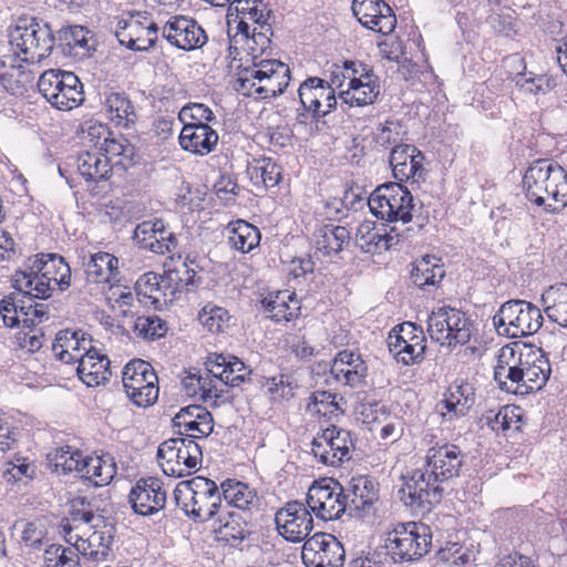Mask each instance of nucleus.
Listing matches in <instances>:
<instances>
[{
  "mask_svg": "<svg viewBox=\"0 0 567 567\" xmlns=\"http://www.w3.org/2000/svg\"><path fill=\"white\" fill-rule=\"evenodd\" d=\"M229 39L228 52L233 60L239 54V45H246L251 63L264 60L261 56L271 51L270 37L272 28L270 24H264L261 28L255 27L250 33V27L246 21H238L234 31H227Z\"/></svg>",
  "mask_w": 567,
  "mask_h": 567,
  "instance_id": "17",
  "label": "nucleus"
},
{
  "mask_svg": "<svg viewBox=\"0 0 567 567\" xmlns=\"http://www.w3.org/2000/svg\"><path fill=\"white\" fill-rule=\"evenodd\" d=\"M444 275L443 266L434 257L426 256L414 266L411 279L416 287L426 290L427 287L440 284Z\"/></svg>",
  "mask_w": 567,
  "mask_h": 567,
  "instance_id": "50",
  "label": "nucleus"
},
{
  "mask_svg": "<svg viewBox=\"0 0 567 567\" xmlns=\"http://www.w3.org/2000/svg\"><path fill=\"white\" fill-rule=\"evenodd\" d=\"M162 34L171 44L184 51L199 49L207 42L204 29L194 19L182 16L168 20Z\"/></svg>",
  "mask_w": 567,
  "mask_h": 567,
  "instance_id": "24",
  "label": "nucleus"
},
{
  "mask_svg": "<svg viewBox=\"0 0 567 567\" xmlns=\"http://www.w3.org/2000/svg\"><path fill=\"white\" fill-rule=\"evenodd\" d=\"M431 546V528L422 523H395L386 533L385 548L395 564L417 560L430 551Z\"/></svg>",
  "mask_w": 567,
  "mask_h": 567,
  "instance_id": "6",
  "label": "nucleus"
},
{
  "mask_svg": "<svg viewBox=\"0 0 567 567\" xmlns=\"http://www.w3.org/2000/svg\"><path fill=\"white\" fill-rule=\"evenodd\" d=\"M266 385L268 392L272 395V400L281 401L293 396L297 382L291 375L279 374L268 379Z\"/></svg>",
  "mask_w": 567,
  "mask_h": 567,
  "instance_id": "63",
  "label": "nucleus"
},
{
  "mask_svg": "<svg viewBox=\"0 0 567 567\" xmlns=\"http://www.w3.org/2000/svg\"><path fill=\"white\" fill-rule=\"evenodd\" d=\"M44 567H82L74 547L52 544L43 553Z\"/></svg>",
  "mask_w": 567,
  "mask_h": 567,
  "instance_id": "53",
  "label": "nucleus"
},
{
  "mask_svg": "<svg viewBox=\"0 0 567 567\" xmlns=\"http://www.w3.org/2000/svg\"><path fill=\"white\" fill-rule=\"evenodd\" d=\"M175 427H178L181 437L194 435L196 437H207L214 431V419L212 413L202 405H188L182 408L173 417Z\"/></svg>",
  "mask_w": 567,
  "mask_h": 567,
  "instance_id": "28",
  "label": "nucleus"
},
{
  "mask_svg": "<svg viewBox=\"0 0 567 567\" xmlns=\"http://www.w3.org/2000/svg\"><path fill=\"white\" fill-rule=\"evenodd\" d=\"M522 185L527 200L546 213H558L567 205V173L553 159L533 161Z\"/></svg>",
  "mask_w": 567,
  "mask_h": 567,
  "instance_id": "3",
  "label": "nucleus"
},
{
  "mask_svg": "<svg viewBox=\"0 0 567 567\" xmlns=\"http://www.w3.org/2000/svg\"><path fill=\"white\" fill-rule=\"evenodd\" d=\"M404 134L405 132L403 131L401 122L386 120L378 126L374 133V142L384 150L391 146L394 147L395 145H404V143H402Z\"/></svg>",
  "mask_w": 567,
  "mask_h": 567,
  "instance_id": "57",
  "label": "nucleus"
},
{
  "mask_svg": "<svg viewBox=\"0 0 567 567\" xmlns=\"http://www.w3.org/2000/svg\"><path fill=\"white\" fill-rule=\"evenodd\" d=\"M11 54L0 56V84L12 95H23L32 86L34 73L28 65L40 63L54 49L49 23L34 17H21L9 31Z\"/></svg>",
  "mask_w": 567,
  "mask_h": 567,
  "instance_id": "1",
  "label": "nucleus"
},
{
  "mask_svg": "<svg viewBox=\"0 0 567 567\" xmlns=\"http://www.w3.org/2000/svg\"><path fill=\"white\" fill-rule=\"evenodd\" d=\"M344 558L343 545L331 534L316 533L302 547V561L307 567H342Z\"/></svg>",
  "mask_w": 567,
  "mask_h": 567,
  "instance_id": "18",
  "label": "nucleus"
},
{
  "mask_svg": "<svg viewBox=\"0 0 567 567\" xmlns=\"http://www.w3.org/2000/svg\"><path fill=\"white\" fill-rule=\"evenodd\" d=\"M424 155L414 145H395L389 156V163L395 179L402 184L410 179L416 182L424 175Z\"/></svg>",
  "mask_w": 567,
  "mask_h": 567,
  "instance_id": "26",
  "label": "nucleus"
},
{
  "mask_svg": "<svg viewBox=\"0 0 567 567\" xmlns=\"http://www.w3.org/2000/svg\"><path fill=\"white\" fill-rule=\"evenodd\" d=\"M275 523L279 535L291 543L308 539L313 529V518L310 511L301 502H288L277 511Z\"/></svg>",
  "mask_w": 567,
  "mask_h": 567,
  "instance_id": "20",
  "label": "nucleus"
},
{
  "mask_svg": "<svg viewBox=\"0 0 567 567\" xmlns=\"http://www.w3.org/2000/svg\"><path fill=\"white\" fill-rule=\"evenodd\" d=\"M342 484L332 477L316 481L307 493V506L322 520L339 519L347 514Z\"/></svg>",
  "mask_w": 567,
  "mask_h": 567,
  "instance_id": "13",
  "label": "nucleus"
},
{
  "mask_svg": "<svg viewBox=\"0 0 567 567\" xmlns=\"http://www.w3.org/2000/svg\"><path fill=\"white\" fill-rule=\"evenodd\" d=\"M104 107L107 117L123 128L132 127L138 120L135 106L123 92H111L105 96Z\"/></svg>",
  "mask_w": 567,
  "mask_h": 567,
  "instance_id": "40",
  "label": "nucleus"
},
{
  "mask_svg": "<svg viewBox=\"0 0 567 567\" xmlns=\"http://www.w3.org/2000/svg\"><path fill=\"white\" fill-rule=\"evenodd\" d=\"M134 330L143 339L156 340L166 334L167 324L157 316H141L135 320Z\"/></svg>",
  "mask_w": 567,
  "mask_h": 567,
  "instance_id": "60",
  "label": "nucleus"
},
{
  "mask_svg": "<svg viewBox=\"0 0 567 567\" xmlns=\"http://www.w3.org/2000/svg\"><path fill=\"white\" fill-rule=\"evenodd\" d=\"M315 240L323 256H331L342 251L344 244H349L350 231L344 226L324 224L315 231Z\"/></svg>",
  "mask_w": 567,
  "mask_h": 567,
  "instance_id": "42",
  "label": "nucleus"
},
{
  "mask_svg": "<svg viewBox=\"0 0 567 567\" xmlns=\"http://www.w3.org/2000/svg\"><path fill=\"white\" fill-rule=\"evenodd\" d=\"M224 512L229 507H236L244 512H250L259 506L257 492L246 483L236 480H226L220 485Z\"/></svg>",
  "mask_w": 567,
  "mask_h": 567,
  "instance_id": "37",
  "label": "nucleus"
},
{
  "mask_svg": "<svg viewBox=\"0 0 567 567\" xmlns=\"http://www.w3.org/2000/svg\"><path fill=\"white\" fill-rule=\"evenodd\" d=\"M97 499L93 496H78L71 503L70 517L73 523L89 524L92 528H99L104 523V516L100 514Z\"/></svg>",
  "mask_w": 567,
  "mask_h": 567,
  "instance_id": "46",
  "label": "nucleus"
},
{
  "mask_svg": "<svg viewBox=\"0 0 567 567\" xmlns=\"http://www.w3.org/2000/svg\"><path fill=\"white\" fill-rule=\"evenodd\" d=\"M260 303L264 311L269 313L268 318L275 322L290 321L297 318L300 311L296 293L289 290L269 292Z\"/></svg>",
  "mask_w": 567,
  "mask_h": 567,
  "instance_id": "38",
  "label": "nucleus"
},
{
  "mask_svg": "<svg viewBox=\"0 0 567 567\" xmlns=\"http://www.w3.org/2000/svg\"><path fill=\"white\" fill-rule=\"evenodd\" d=\"M302 109L311 114V120L319 122L336 110L338 101L334 89L328 85V80L318 76L307 78L298 89Z\"/></svg>",
  "mask_w": 567,
  "mask_h": 567,
  "instance_id": "19",
  "label": "nucleus"
},
{
  "mask_svg": "<svg viewBox=\"0 0 567 567\" xmlns=\"http://www.w3.org/2000/svg\"><path fill=\"white\" fill-rule=\"evenodd\" d=\"M250 181L257 188H272L282 178V167L271 158H262L248 168Z\"/></svg>",
  "mask_w": 567,
  "mask_h": 567,
  "instance_id": "49",
  "label": "nucleus"
},
{
  "mask_svg": "<svg viewBox=\"0 0 567 567\" xmlns=\"http://www.w3.org/2000/svg\"><path fill=\"white\" fill-rule=\"evenodd\" d=\"M443 493L442 483L436 482L433 475L430 476L425 466L404 478V484L399 491L406 506L422 512H430L434 505L440 504Z\"/></svg>",
  "mask_w": 567,
  "mask_h": 567,
  "instance_id": "12",
  "label": "nucleus"
},
{
  "mask_svg": "<svg viewBox=\"0 0 567 567\" xmlns=\"http://www.w3.org/2000/svg\"><path fill=\"white\" fill-rule=\"evenodd\" d=\"M351 9L358 21L367 29L383 35L395 29L396 17L391 7L382 0H353Z\"/></svg>",
  "mask_w": 567,
  "mask_h": 567,
  "instance_id": "23",
  "label": "nucleus"
},
{
  "mask_svg": "<svg viewBox=\"0 0 567 567\" xmlns=\"http://www.w3.org/2000/svg\"><path fill=\"white\" fill-rule=\"evenodd\" d=\"M166 280L171 284V297H175L176 292L190 291L197 287L196 271L189 268L186 262L167 270Z\"/></svg>",
  "mask_w": 567,
  "mask_h": 567,
  "instance_id": "54",
  "label": "nucleus"
},
{
  "mask_svg": "<svg viewBox=\"0 0 567 567\" xmlns=\"http://www.w3.org/2000/svg\"><path fill=\"white\" fill-rule=\"evenodd\" d=\"M474 331L471 318L456 308L444 306L432 311L427 319L431 339L441 346L455 348L470 342Z\"/></svg>",
  "mask_w": 567,
  "mask_h": 567,
  "instance_id": "9",
  "label": "nucleus"
},
{
  "mask_svg": "<svg viewBox=\"0 0 567 567\" xmlns=\"http://www.w3.org/2000/svg\"><path fill=\"white\" fill-rule=\"evenodd\" d=\"M550 373V362L540 348L505 347L494 368V380L502 391L523 395L539 391Z\"/></svg>",
  "mask_w": 567,
  "mask_h": 567,
  "instance_id": "2",
  "label": "nucleus"
},
{
  "mask_svg": "<svg viewBox=\"0 0 567 567\" xmlns=\"http://www.w3.org/2000/svg\"><path fill=\"white\" fill-rule=\"evenodd\" d=\"M178 463L174 470H182V476L190 473L202 462L203 452L200 446L195 442L194 435H186V437L178 436Z\"/></svg>",
  "mask_w": 567,
  "mask_h": 567,
  "instance_id": "52",
  "label": "nucleus"
},
{
  "mask_svg": "<svg viewBox=\"0 0 567 567\" xmlns=\"http://www.w3.org/2000/svg\"><path fill=\"white\" fill-rule=\"evenodd\" d=\"M198 320L212 333H220L229 326V312L216 305H206L198 313Z\"/></svg>",
  "mask_w": 567,
  "mask_h": 567,
  "instance_id": "55",
  "label": "nucleus"
},
{
  "mask_svg": "<svg viewBox=\"0 0 567 567\" xmlns=\"http://www.w3.org/2000/svg\"><path fill=\"white\" fill-rule=\"evenodd\" d=\"M413 195L401 183L388 182L378 186L368 198V206L373 216L389 224L412 220L414 208Z\"/></svg>",
  "mask_w": 567,
  "mask_h": 567,
  "instance_id": "8",
  "label": "nucleus"
},
{
  "mask_svg": "<svg viewBox=\"0 0 567 567\" xmlns=\"http://www.w3.org/2000/svg\"><path fill=\"white\" fill-rule=\"evenodd\" d=\"M330 373L338 382L357 388L364 383L368 375V367L360 354L342 350L336 355Z\"/></svg>",
  "mask_w": 567,
  "mask_h": 567,
  "instance_id": "31",
  "label": "nucleus"
},
{
  "mask_svg": "<svg viewBox=\"0 0 567 567\" xmlns=\"http://www.w3.org/2000/svg\"><path fill=\"white\" fill-rule=\"evenodd\" d=\"M157 27L151 23L145 27L136 20H118L114 34L121 45L132 51H146L157 40Z\"/></svg>",
  "mask_w": 567,
  "mask_h": 567,
  "instance_id": "29",
  "label": "nucleus"
},
{
  "mask_svg": "<svg viewBox=\"0 0 567 567\" xmlns=\"http://www.w3.org/2000/svg\"><path fill=\"white\" fill-rule=\"evenodd\" d=\"M122 382L127 398L140 408L153 405L158 399V378L153 367L144 360H132L122 371Z\"/></svg>",
  "mask_w": 567,
  "mask_h": 567,
  "instance_id": "11",
  "label": "nucleus"
},
{
  "mask_svg": "<svg viewBox=\"0 0 567 567\" xmlns=\"http://www.w3.org/2000/svg\"><path fill=\"white\" fill-rule=\"evenodd\" d=\"M168 280H166V272L159 276L155 272L143 274L135 282V291L138 297H142L151 305L157 307L165 301L167 296H171Z\"/></svg>",
  "mask_w": 567,
  "mask_h": 567,
  "instance_id": "43",
  "label": "nucleus"
},
{
  "mask_svg": "<svg viewBox=\"0 0 567 567\" xmlns=\"http://www.w3.org/2000/svg\"><path fill=\"white\" fill-rule=\"evenodd\" d=\"M100 154L109 158L120 157L118 164L121 165H134L136 162V150L135 146L122 135L118 137H104V142L101 144Z\"/></svg>",
  "mask_w": 567,
  "mask_h": 567,
  "instance_id": "51",
  "label": "nucleus"
},
{
  "mask_svg": "<svg viewBox=\"0 0 567 567\" xmlns=\"http://www.w3.org/2000/svg\"><path fill=\"white\" fill-rule=\"evenodd\" d=\"M449 412L465 415L475 403V389L468 382H454L449 388V395L443 401Z\"/></svg>",
  "mask_w": 567,
  "mask_h": 567,
  "instance_id": "48",
  "label": "nucleus"
},
{
  "mask_svg": "<svg viewBox=\"0 0 567 567\" xmlns=\"http://www.w3.org/2000/svg\"><path fill=\"white\" fill-rule=\"evenodd\" d=\"M130 503L133 511L141 516H150L162 508L166 503V492L157 477L141 478L130 493Z\"/></svg>",
  "mask_w": 567,
  "mask_h": 567,
  "instance_id": "25",
  "label": "nucleus"
},
{
  "mask_svg": "<svg viewBox=\"0 0 567 567\" xmlns=\"http://www.w3.org/2000/svg\"><path fill=\"white\" fill-rule=\"evenodd\" d=\"M78 473L93 486H106L116 475V465L110 454L83 455Z\"/></svg>",
  "mask_w": 567,
  "mask_h": 567,
  "instance_id": "35",
  "label": "nucleus"
},
{
  "mask_svg": "<svg viewBox=\"0 0 567 567\" xmlns=\"http://www.w3.org/2000/svg\"><path fill=\"white\" fill-rule=\"evenodd\" d=\"M517 410L518 409L516 406L505 405L497 412L489 410L482 420L495 432L507 431L512 427L514 422L517 423L520 421Z\"/></svg>",
  "mask_w": 567,
  "mask_h": 567,
  "instance_id": "58",
  "label": "nucleus"
},
{
  "mask_svg": "<svg viewBox=\"0 0 567 567\" xmlns=\"http://www.w3.org/2000/svg\"><path fill=\"white\" fill-rule=\"evenodd\" d=\"M226 230L228 233V245L241 254L250 252L259 245L261 239L260 230L244 219L230 221Z\"/></svg>",
  "mask_w": 567,
  "mask_h": 567,
  "instance_id": "41",
  "label": "nucleus"
},
{
  "mask_svg": "<svg viewBox=\"0 0 567 567\" xmlns=\"http://www.w3.org/2000/svg\"><path fill=\"white\" fill-rule=\"evenodd\" d=\"M363 79H352L348 87L339 92V99L350 106H364L374 103L380 94L379 78L374 72H363Z\"/></svg>",
  "mask_w": 567,
  "mask_h": 567,
  "instance_id": "34",
  "label": "nucleus"
},
{
  "mask_svg": "<svg viewBox=\"0 0 567 567\" xmlns=\"http://www.w3.org/2000/svg\"><path fill=\"white\" fill-rule=\"evenodd\" d=\"M76 163L80 175L86 182L105 181L112 174L109 158L103 157L99 151H86L79 154Z\"/></svg>",
  "mask_w": 567,
  "mask_h": 567,
  "instance_id": "44",
  "label": "nucleus"
},
{
  "mask_svg": "<svg viewBox=\"0 0 567 567\" xmlns=\"http://www.w3.org/2000/svg\"><path fill=\"white\" fill-rule=\"evenodd\" d=\"M542 300L548 319L567 328V285L549 287Z\"/></svg>",
  "mask_w": 567,
  "mask_h": 567,
  "instance_id": "45",
  "label": "nucleus"
},
{
  "mask_svg": "<svg viewBox=\"0 0 567 567\" xmlns=\"http://www.w3.org/2000/svg\"><path fill=\"white\" fill-rule=\"evenodd\" d=\"M158 230L156 234L155 241H152L153 251L158 255L174 251L178 246V239L176 234L164 223L163 219H157Z\"/></svg>",
  "mask_w": 567,
  "mask_h": 567,
  "instance_id": "64",
  "label": "nucleus"
},
{
  "mask_svg": "<svg viewBox=\"0 0 567 567\" xmlns=\"http://www.w3.org/2000/svg\"><path fill=\"white\" fill-rule=\"evenodd\" d=\"M92 341V338H87L81 330L65 329L56 333L52 351L63 363H79L83 359V352L93 348Z\"/></svg>",
  "mask_w": 567,
  "mask_h": 567,
  "instance_id": "30",
  "label": "nucleus"
},
{
  "mask_svg": "<svg viewBox=\"0 0 567 567\" xmlns=\"http://www.w3.org/2000/svg\"><path fill=\"white\" fill-rule=\"evenodd\" d=\"M8 467L3 472V477L8 482H19L23 478L31 481L35 477L37 466L27 457L16 454L8 463Z\"/></svg>",
  "mask_w": 567,
  "mask_h": 567,
  "instance_id": "62",
  "label": "nucleus"
},
{
  "mask_svg": "<svg viewBox=\"0 0 567 567\" xmlns=\"http://www.w3.org/2000/svg\"><path fill=\"white\" fill-rule=\"evenodd\" d=\"M16 286L20 291H24L22 300L33 302L34 299H49L53 291L58 289L49 280L42 277V274L32 269L29 262L25 270H18L14 275Z\"/></svg>",
  "mask_w": 567,
  "mask_h": 567,
  "instance_id": "39",
  "label": "nucleus"
},
{
  "mask_svg": "<svg viewBox=\"0 0 567 567\" xmlns=\"http://www.w3.org/2000/svg\"><path fill=\"white\" fill-rule=\"evenodd\" d=\"M289 81L290 69L286 63L260 60L239 69L235 89L245 96L268 100L281 95Z\"/></svg>",
  "mask_w": 567,
  "mask_h": 567,
  "instance_id": "4",
  "label": "nucleus"
},
{
  "mask_svg": "<svg viewBox=\"0 0 567 567\" xmlns=\"http://www.w3.org/2000/svg\"><path fill=\"white\" fill-rule=\"evenodd\" d=\"M347 515L354 518L374 517L379 502L378 484L369 476H354L342 484Z\"/></svg>",
  "mask_w": 567,
  "mask_h": 567,
  "instance_id": "16",
  "label": "nucleus"
},
{
  "mask_svg": "<svg viewBox=\"0 0 567 567\" xmlns=\"http://www.w3.org/2000/svg\"><path fill=\"white\" fill-rule=\"evenodd\" d=\"M540 309L534 303L512 299L504 302L493 317V324L499 336L516 339L535 334L543 326Z\"/></svg>",
  "mask_w": 567,
  "mask_h": 567,
  "instance_id": "7",
  "label": "nucleus"
},
{
  "mask_svg": "<svg viewBox=\"0 0 567 567\" xmlns=\"http://www.w3.org/2000/svg\"><path fill=\"white\" fill-rule=\"evenodd\" d=\"M218 527L215 528L220 535V539L234 546L235 542L244 540L249 534L245 518L237 513L225 511L219 513L217 518Z\"/></svg>",
  "mask_w": 567,
  "mask_h": 567,
  "instance_id": "47",
  "label": "nucleus"
},
{
  "mask_svg": "<svg viewBox=\"0 0 567 567\" xmlns=\"http://www.w3.org/2000/svg\"><path fill=\"white\" fill-rule=\"evenodd\" d=\"M37 85L45 100L59 110L70 111L84 101L83 85L73 72L47 70Z\"/></svg>",
  "mask_w": 567,
  "mask_h": 567,
  "instance_id": "10",
  "label": "nucleus"
},
{
  "mask_svg": "<svg viewBox=\"0 0 567 567\" xmlns=\"http://www.w3.org/2000/svg\"><path fill=\"white\" fill-rule=\"evenodd\" d=\"M388 347L404 365L419 363L424 359L426 350L423 329L415 323L403 322L389 333Z\"/></svg>",
  "mask_w": 567,
  "mask_h": 567,
  "instance_id": "14",
  "label": "nucleus"
},
{
  "mask_svg": "<svg viewBox=\"0 0 567 567\" xmlns=\"http://www.w3.org/2000/svg\"><path fill=\"white\" fill-rule=\"evenodd\" d=\"M176 505L199 522H207L224 513L221 492L217 484L204 476L179 482L174 489Z\"/></svg>",
  "mask_w": 567,
  "mask_h": 567,
  "instance_id": "5",
  "label": "nucleus"
},
{
  "mask_svg": "<svg viewBox=\"0 0 567 567\" xmlns=\"http://www.w3.org/2000/svg\"><path fill=\"white\" fill-rule=\"evenodd\" d=\"M465 454L460 446L452 443L436 442L425 456V467L436 482L442 484L460 475Z\"/></svg>",
  "mask_w": 567,
  "mask_h": 567,
  "instance_id": "21",
  "label": "nucleus"
},
{
  "mask_svg": "<svg viewBox=\"0 0 567 567\" xmlns=\"http://www.w3.org/2000/svg\"><path fill=\"white\" fill-rule=\"evenodd\" d=\"M178 437L169 439L159 444L156 457L166 475L182 477V470H174L178 453Z\"/></svg>",
  "mask_w": 567,
  "mask_h": 567,
  "instance_id": "59",
  "label": "nucleus"
},
{
  "mask_svg": "<svg viewBox=\"0 0 567 567\" xmlns=\"http://www.w3.org/2000/svg\"><path fill=\"white\" fill-rule=\"evenodd\" d=\"M76 374L86 386H97L110 380V360L93 347L83 352V359L78 363Z\"/></svg>",
  "mask_w": 567,
  "mask_h": 567,
  "instance_id": "36",
  "label": "nucleus"
},
{
  "mask_svg": "<svg viewBox=\"0 0 567 567\" xmlns=\"http://www.w3.org/2000/svg\"><path fill=\"white\" fill-rule=\"evenodd\" d=\"M32 269L42 274V277L54 285L58 290L64 291L71 285V268L65 259L58 254H38L29 259Z\"/></svg>",
  "mask_w": 567,
  "mask_h": 567,
  "instance_id": "32",
  "label": "nucleus"
},
{
  "mask_svg": "<svg viewBox=\"0 0 567 567\" xmlns=\"http://www.w3.org/2000/svg\"><path fill=\"white\" fill-rule=\"evenodd\" d=\"M54 47H58L64 55L84 59L95 50L93 33L82 25H69L61 28L56 35L53 34Z\"/></svg>",
  "mask_w": 567,
  "mask_h": 567,
  "instance_id": "27",
  "label": "nucleus"
},
{
  "mask_svg": "<svg viewBox=\"0 0 567 567\" xmlns=\"http://www.w3.org/2000/svg\"><path fill=\"white\" fill-rule=\"evenodd\" d=\"M178 142L184 151L204 156L216 147L218 134L210 125L185 123L179 133Z\"/></svg>",
  "mask_w": 567,
  "mask_h": 567,
  "instance_id": "33",
  "label": "nucleus"
},
{
  "mask_svg": "<svg viewBox=\"0 0 567 567\" xmlns=\"http://www.w3.org/2000/svg\"><path fill=\"white\" fill-rule=\"evenodd\" d=\"M178 120L183 125H185V123L209 125V123L215 121L216 117L209 106L203 103H187L181 109Z\"/></svg>",
  "mask_w": 567,
  "mask_h": 567,
  "instance_id": "61",
  "label": "nucleus"
},
{
  "mask_svg": "<svg viewBox=\"0 0 567 567\" xmlns=\"http://www.w3.org/2000/svg\"><path fill=\"white\" fill-rule=\"evenodd\" d=\"M355 238L358 246L364 252L380 254L398 245L402 239H406L408 236L389 223L378 226L373 221L365 220L359 225Z\"/></svg>",
  "mask_w": 567,
  "mask_h": 567,
  "instance_id": "22",
  "label": "nucleus"
},
{
  "mask_svg": "<svg viewBox=\"0 0 567 567\" xmlns=\"http://www.w3.org/2000/svg\"><path fill=\"white\" fill-rule=\"evenodd\" d=\"M312 453L322 464L339 466L351 458L354 442L351 433L331 425L312 440Z\"/></svg>",
  "mask_w": 567,
  "mask_h": 567,
  "instance_id": "15",
  "label": "nucleus"
},
{
  "mask_svg": "<svg viewBox=\"0 0 567 567\" xmlns=\"http://www.w3.org/2000/svg\"><path fill=\"white\" fill-rule=\"evenodd\" d=\"M82 456L83 453L79 450H72L70 446L60 447L50 455V465L59 474L78 472Z\"/></svg>",
  "mask_w": 567,
  "mask_h": 567,
  "instance_id": "56",
  "label": "nucleus"
}]
</instances>
